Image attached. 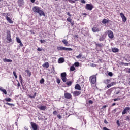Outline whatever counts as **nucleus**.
Returning a JSON list of instances; mask_svg holds the SVG:
<instances>
[{
  "instance_id": "nucleus-1",
  "label": "nucleus",
  "mask_w": 130,
  "mask_h": 130,
  "mask_svg": "<svg viewBox=\"0 0 130 130\" xmlns=\"http://www.w3.org/2000/svg\"><path fill=\"white\" fill-rule=\"evenodd\" d=\"M32 11L34 13H38L39 16H45V14L43 11L41 10V8H40L38 6H35L32 8Z\"/></svg>"
},
{
  "instance_id": "nucleus-2",
  "label": "nucleus",
  "mask_w": 130,
  "mask_h": 130,
  "mask_svg": "<svg viewBox=\"0 0 130 130\" xmlns=\"http://www.w3.org/2000/svg\"><path fill=\"white\" fill-rule=\"evenodd\" d=\"M98 74H95V75H93L90 77L89 78V81L91 84L94 85V84L96 83V82H97V75Z\"/></svg>"
},
{
  "instance_id": "nucleus-3",
  "label": "nucleus",
  "mask_w": 130,
  "mask_h": 130,
  "mask_svg": "<svg viewBox=\"0 0 130 130\" xmlns=\"http://www.w3.org/2000/svg\"><path fill=\"white\" fill-rule=\"evenodd\" d=\"M6 39L8 43L12 42V41H13V40H12V38H11V31H10L9 30H7L6 32Z\"/></svg>"
},
{
  "instance_id": "nucleus-4",
  "label": "nucleus",
  "mask_w": 130,
  "mask_h": 130,
  "mask_svg": "<svg viewBox=\"0 0 130 130\" xmlns=\"http://www.w3.org/2000/svg\"><path fill=\"white\" fill-rule=\"evenodd\" d=\"M57 49L58 50H64L65 51H72L73 50V49L71 48H66L62 46L57 47Z\"/></svg>"
},
{
  "instance_id": "nucleus-5",
  "label": "nucleus",
  "mask_w": 130,
  "mask_h": 130,
  "mask_svg": "<svg viewBox=\"0 0 130 130\" xmlns=\"http://www.w3.org/2000/svg\"><path fill=\"white\" fill-rule=\"evenodd\" d=\"M94 7L92 4H87L85 7V9L88 11H92Z\"/></svg>"
},
{
  "instance_id": "nucleus-6",
  "label": "nucleus",
  "mask_w": 130,
  "mask_h": 130,
  "mask_svg": "<svg viewBox=\"0 0 130 130\" xmlns=\"http://www.w3.org/2000/svg\"><path fill=\"white\" fill-rule=\"evenodd\" d=\"M92 31L94 33H95L96 32H100V31H101V29H100V28H99L97 26H94L92 28Z\"/></svg>"
},
{
  "instance_id": "nucleus-7",
  "label": "nucleus",
  "mask_w": 130,
  "mask_h": 130,
  "mask_svg": "<svg viewBox=\"0 0 130 130\" xmlns=\"http://www.w3.org/2000/svg\"><path fill=\"white\" fill-rule=\"evenodd\" d=\"M108 36L109 38H110L111 39H112L113 37H114V35L113 34V32L111 30H108Z\"/></svg>"
},
{
  "instance_id": "nucleus-8",
  "label": "nucleus",
  "mask_w": 130,
  "mask_h": 130,
  "mask_svg": "<svg viewBox=\"0 0 130 130\" xmlns=\"http://www.w3.org/2000/svg\"><path fill=\"white\" fill-rule=\"evenodd\" d=\"M30 124L33 130H37V129L38 128V126L37 125V124H36V123L34 122H31Z\"/></svg>"
},
{
  "instance_id": "nucleus-9",
  "label": "nucleus",
  "mask_w": 130,
  "mask_h": 130,
  "mask_svg": "<svg viewBox=\"0 0 130 130\" xmlns=\"http://www.w3.org/2000/svg\"><path fill=\"white\" fill-rule=\"evenodd\" d=\"M64 96L66 99H71L72 98V94L69 92L64 93Z\"/></svg>"
},
{
  "instance_id": "nucleus-10",
  "label": "nucleus",
  "mask_w": 130,
  "mask_h": 130,
  "mask_svg": "<svg viewBox=\"0 0 130 130\" xmlns=\"http://www.w3.org/2000/svg\"><path fill=\"white\" fill-rule=\"evenodd\" d=\"M120 16L122 19L123 22H126V17L124 16V14L122 13H120Z\"/></svg>"
},
{
  "instance_id": "nucleus-11",
  "label": "nucleus",
  "mask_w": 130,
  "mask_h": 130,
  "mask_svg": "<svg viewBox=\"0 0 130 130\" xmlns=\"http://www.w3.org/2000/svg\"><path fill=\"white\" fill-rule=\"evenodd\" d=\"M106 36L104 35H101V36L99 38L100 41H104V40L106 38Z\"/></svg>"
},
{
  "instance_id": "nucleus-12",
  "label": "nucleus",
  "mask_w": 130,
  "mask_h": 130,
  "mask_svg": "<svg viewBox=\"0 0 130 130\" xmlns=\"http://www.w3.org/2000/svg\"><path fill=\"white\" fill-rule=\"evenodd\" d=\"M112 51L114 53H116V52H118L119 51V49L117 48H112Z\"/></svg>"
},
{
  "instance_id": "nucleus-13",
  "label": "nucleus",
  "mask_w": 130,
  "mask_h": 130,
  "mask_svg": "<svg viewBox=\"0 0 130 130\" xmlns=\"http://www.w3.org/2000/svg\"><path fill=\"white\" fill-rule=\"evenodd\" d=\"M3 61L4 62H12L13 60L10 59H7V58H4Z\"/></svg>"
},
{
  "instance_id": "nucleus-14",
  "label": "nucleus",
  "mask_w": 130,
  "mask_h": 130,
  "mask_svg": "<svg viewBox=\"0 0 130 130\" xmlns=\"http://www.w3.org/2000/svg\"><path fill=\"white\" fill-rule=\"evenodd\" d=\"M81 94V92L79 91H75L73 92V94L75 95V96H79Z\"/></svg>"
},
{
  "instance_id": "nucleus-15",
  "label": "nucleus",
  "mask_w": 130,
  "mask_h": 130,
  "mask_svg": "<svg viewBox=\"0 0 130 130\" xmlns=\"http://www.w3.org/2000/svg\"><path fill=\"white\" fill-rule=\"evenodd\" d=\"M75 89H76V90H79V91H81V86L79 84H76L75 87Z\"/></svg>"
},
{
  "instance_id": "nucleus-16",
  "label": "nucleus",
  "mask_w": 130,
  "mask_h": 130,
  "mask_svg": "<svg viewBox=\"0 0 130 130\" xmlns=\"http://www.w3.org/2000/svg\"><path fill=\"white\" fill-rule=\"evenodd\" d=\"M18 4L19 6H23V4H24V0H18Z\"/></svg>"
},
{
  "instance_id": "nucleus-17",
  "label": "nucleus",
  "mask_w": 130,
  "mask_h": 130,
  "mask_svg": "<svg viewBox=\"0 0 130 130\" xmlns=\"http://www.w3.org/2000/svg\"><path fill=\"white\" fill-rule=\"evenodd\" d=\"M6 19L8 21V22L10 23V24H13V21H12V20L11 19V18H10V17L7 16L6 17Z\"/></svg>"
},
{
  "instance_id": "nucleus-18",
  "label": "nucleus",
  "mask_w": 130,
  "mask_h": 130,
  "mask_svg": "<svg viewBox=\"0 0 130 130\" xmlns=\"http://www.w3.org/2000/svg\"><path fill=\"white\" fill-rule=\"evenodd\" d=\"M58 62L59 63H62L63 62H64V59L63 58H60L58 59Z\"/></svg>"
},
{
  "instance_id": "nucleus-19",
  "label": "nucleus",
  "mask_w": 130,
  "mask_h": 130,
  "mask_svg": "<svg viewBox=\"0 0 130 130\" xmlns=\"http://www.w3.org/2000/svg\"><path fill=\"white\" fill-rule=\"evenodd\" d=\"M39 109H40V110H45V109H46V106H41L40 107H39Z\"/></svg>"
},
{
  "instance_id": "nucleus-20",
  "label": "nucleus",
  "mask_w": 130,
  "mask_h": 130,
  "mask_svg": "<svg viewBox=\"0 0 130 130\" xmlns=\"http://www.w3.org/2000/svg\"><path fill=\"white\" fill-rule=\"evenodd\" d=\"M43 67L44 68H49V64L48 63V62H45L43 65Z\"/></svg>"
},
{
  "instance_id": "nucleus-21",
  "label": "nucleus",
  "mask_w": 130,
  "mask_h": 130,
  "mask_svg": "<svg viewBox=\"0 0 130 130\" xmlns=\"http://www.w3.org/2000/svg\"><path fill=\"white\" fill-rule=\"evenodd\" d=\"M109 22V20L106 19H104L103 21H102V23L103 24H106L107 23H108Z\"/></svg>"
},
{
  "instance_id": "nucleus-22",
  "label": "nucleus",
  "mask_w": 130,
  "mask_h": 130,
  "mask_svg": "<svg viewBox=\"0 0 130 130\" xmlns=\"http://www.w3.org/2000/svg\"><path fill=\"white\" fill-rule=\"evenodd\" d=\"M28 96L29 98H35V97H36V92H35L33 95H32V94H30Z\"/></svg>"
},
{
  "instance_id": "nucleus-23",
  "label": "nucleus",
  "mask_w": 130,
  "mask_h": 130,
  "mask_svg": "<svg viewBox=\"0 0 130 130\" xmlns=\"http://www.w3.org/2000/svg\"><path fill=\"white\" fill-rule=\"evenodd\" d=\"M62 42L63 43H64V44H65V45H68V44L69 43L68 42V41H67V40L66 39H63L62 41Z\"/></svg>"
},
{
  "instance_id": "nucleus-24",
  "label": "nucleus",
  "mask_w": 130,
  "mask_h": 130,
  "mask_svg": "<svg viewBox=\"0 0 130 130\" xmlns=\"http://www.w3.org/2000/svg\"><path fill=\"white\" fill-rule=\"evenodd\" d=\"M95 45L98 47H102L103 46V44L99 43H95Z\"/></svg>"
},
{
  "instance_id": "nucleus-25",
  "label": "nucleus",
  "mask_w": 130,
  "mask_h": 130,
  "mask_svg": "<svg viewBox=\"0 0 130 130\" xmlns=\"http://www.w3.org/2000/svg\"><path fill=\"white\" fill-rule=\"evenodd\" d=\"M61 78H64V77H67V73L66 72L62 73L61 74Z\"/></svg>"
},
{
  "instance_id": "nucleus-26",
  "label": "nucleus",
  "mask_w": 130,
  "mask_h": 130,
  "mask_svg": "<svg viewBox=\"0 0 130 130\" xmlns=\"http://www.w3.org/2000/svg\"><path fill=\"white\" fill-rule=\"evenodd\" d=\"M75 70H76V68H75V67L74 66H71L70 67V71L71 72H74V71H75Z\"/></svg>"
},
{
  "instance_id": "nucleus-27",
  "label": "nucleus",
  "mask_w": 130,
  "mask_h": 130,
  "mask_svg": "<svg viewBox=\"0 0 130 130\" xmlns=\"http://www.w3.org/2000/svg\"><path fill=\"white\" fill-rule=\"evenodd\" d=\"M11 100H12V99L10 98H5V101H7V102H11Z\"/></svg>"
},
{
  "instance_id": "nucleus-28",
  "label": "nucleus",
  "mask_w": 130,
  "mask_h": 130,
  "mask_svg": "<svg viewBox=\"0 0 130 130\" xmlns=\"http://www.w3.org/2000/svg\"><path fill=\"white\" fill-rule=\"evenodd\" d=\"M5 104H6V105H9V106H15V105L14 104H11L8 102L5 103Z\"/></svg>"
},
{
  "instance_id": "nucleus-29",
  "label": "nucleus",
  "mask_w": 130,
  "mask_h": 130,
  "mask_svg": "<svg viewBox=\"0 0 130 130\" xmlns=\"http://www.w3.org/2000/svg\"><path fill=\"white\" fill-rule=\"evenodd\" d=\"M83 54H82V53H80L79 54V55L76 56V58H82V56Z\"/></svg>"
},
{
  "instance_id": "nucleus-30",
  "label": "nucleus",
  "mask_w": 130,
  "mask_h": 130,
  "mask_svg": "<svg viewBox=\"0 0 130 130\" xmlns=\"http://www.w3.org/2000/svg\"><path fill=\"white\" fill-rule=\"evenodd\" d=\"M19 80L20 81V83H23V79L22 77V75H19Z\"/></svg>"
},
{
  "instance_id": "nucleus-31",
  "label": "nucleus",
  "mask_w": 130,
  "mask_h": 130,
  "mask_svg": "<svg viewBox=\"0 0 130 130\" xmlns=\"http://www.w3.org/2000/svg\"><path fill=\"white\" fill-rule=\"evenodd\" d=\"M62 79V81H63V82H64V83H66V82H67V77H61Z\"/></svg>"
},
{
  "instance_id": "nucleus-32",
  "label": "nucleus",
  "mask_w": 130,
  "mask_h": 130,
  "mask_svg": "<svg viewBox=\"0 0 130 130\" xmlns=\"http://www.w3.org/2000/svg\"><path fill=\"white\" fill-rule=\"evenodd\" d=\"M66 85L68 86H72V81H68L66 83Z\"/></svg>"
},
{
  "instance_id": "nucleus-33",
  "label": "nucleus",
  "mask_w": 130,
  "mask_h": 130,
  "mask_svg": "<svg viewBox=\"0 0 130 130\" xmlns=\"http://www.w3.org/2000/svg\"><path fill=\"white\" fill-rule=\"evenodd\" d=\"M16 41L18 43H19L20 42H22V41H21V39H20V38H19V37H16Z\"/></svg>"
},
{
  "instance_id": "nucleus-34",
  "label": "nucleus",
  "mask_w": 130,
  "mask_h": 130,
  "mask_svg": "<svg viewBox=\"0 0 130 130\" xmlns=\"http://www.w3.org/2000/svg\"><path fill=\"white\" fill-rule=\"evenodd\" d=\"M52 69V74H54V75H55L56 72H55V70L54 69V67H53Z\"/></svg>"
},
{
  "instance_id": "nucleus-35",
  "label": "nucleus",
  "mask_w": 130,
  "mask_h": 130,
  "mask_svg": "<svg viewBox=\"0 0 130 130\" xmlns=\"http://www.w3.org/2000/svg\"><path fill=\"white\" fill-rule=\"evenodd\" d=\"M74 66L75 67H79V66H80V63H79V62H76L74 63Z\"/></svg>"
},
{
  "instance_id": "nucleus-36",
  "label": "nucleus",
  "mask_w": 130,
  "mask_h": 130,
  "mask_svg": "<svg viewBox=\"0 0 130 130\" xmlns=\"http://www.w3.org/2000/svg\"><path fill=\"white\" fill-rule=\"evenodd\" d=\"M125 120H126V121H130V118L129 116H126L125 117Z\"/></svg>"
},
{
  "instance_id": "nucleus-37",
  "label": "nucleus",
  "mask_w": 130,
  "mask_h": 130,
  "mask_svg": "<svg viewBox=\"0 0 130 130\" xmlns=\"http://www.w3.org/2000/svg\"><path fill=\"white\" fill-rule=\"evenodd\" d=\"M40 84H44V79L42 78L41 80L40 81Z\"/></svg>"
},
{
  "instance_id": "nucleus-38",
  "label": "nucleus",
  "mask_w": 130,
  "mask_h": 130,
  "mask_svg": "<svg viewBox=\"0 0 130 130\" xmlns=\"http://www.w3.org/2000/svg\"><path fill=\"white\" fill-rule=\"evenodd\" d=\"M117 111V109H115L113 110L112 111V113L113 114H115V113Z\"/></svg>"
},
{
  "instance_id": "nucleus-39",
  "label": "nucleus",
  "mask_w": 130,
  "mask_h": 130,
  "mask_svg": "<svg viewBox=\"0 0 130 130\" xmlns=\"http://www.w3.org/2000/svg\"><path fill=\"white\" fill-rule=\"evenodd\" d=\"M67 20L69 23H72V19L70 17L68 18Z\"/></svg>"
},
{
  "instance_id": "nucleus-40",
  "label": "nucleus",
  "mask_w": 130,
  "mask_h": 130,
  "mask_svg": "<svg viewBox=\"0 0 130 130\" xmlns=\"http://www.w3.org/2000/svg\"><path fill=\"white\" fill-rule=\"evenodd\" d=\"M2 92H3L4 93V94H5V95H7V91L6 90V89H3L2 90Z\"/></svg>"
},
{
  "instance_id": "nucleus-41",
  "label": "nucleus",
  "mask_w": 130,
  "mask_h": 130,
  "mask_svg": "<svg viewBox=\"0 0 130 130\" xmlns=\"http://www.w3.org/2000/svg\"><path fill=\"white\" fill-rule=\"evenodd\" d=\"M13 75L15 77V79H17V78H18V76H17V74L16 73V72L15 71L13 72Z\"/></svg>"
},
{
  "instance_id": "nucleus-42",
  "label": "nucleus",
  "mask_w": 130,
  "mask_h": 130,
  "mask_svg": "<svg viewBox=\"0 0 130 130\" xmlns=\"http://www.w3.org/2000/svg\"><path fill=\"white\" fill-rule=\"evenodd\" d=\"M108 76H109L110 77H112V76H113V74H112V72H109Z\"/></svg>"
},
{
  "instance_id": "nucleus-43",
  "label": "nucleus",
  "mask_w": 130,
  "mask_h": 130,
  "mask_svg": "<svg viewBox=\"0 0 130 130\" xmlns=\"http://www.w3.org/2000/svg\"><path fill=\"white\" fill-rule=\"evenodd\" d=\"M57 116L58 118H59V119H61L62 118V117H61L60 114L57 115Z\"/></svg>"
},
{
  "instance_id": "nucleus-44",
  "label": "nucleus",
  "mask_w": 130,
  "mask_h": 130,
  "mask_svg": "<svg viewBox=\"0 0 130 130\" xmlns=\"http://www.w3.org/2000/svg\"><path fill=\"white\" fill-rule=\"evenodd\" d=\"M111 86L112 87V86H114V85H116V82H112L111 84H110Z\"/></svg>"
},
{
  "instance_id": "nucleus-45",
  "label": "nucleus",
  "mask_w": 130,
  "mask_h": 130,
  "mask_svg": "<svg viewBox=\"0 0 130 130\" xmlns=\"http://www.w3.org/2000/svg\"><path fill=\"white\" fill-rule=\"evenodd\" d=\"M126 112H127L124 109L123 111L122 112V114H123V115L125 114V113H126Z\"/></svg>"
},
{
  "instance_id": "nucleus-46",
  "label": "nucleus",
  "mask_w": 130,
  "mask_h": 130,
  "mask_svg": "<svg viewBox=\"0 0 130 130\" xmlns=\"http://www.w3.org/2000/svg\"><path fill=\"white\" fill-rule=\"evenodd\" d=\"M69 2L71 4H75L76 3V2H75V1H73V0H69Z\"/></svg>"
},
{
  "instance_id": "nucleus-47",
  "label": "nucleus",
  "mask_w": 130,
  "mask_h": 130,
  "mask_svg": "<svg viewBox=\"0 0 130 130\" xmlns=\"http://www.w3.org/2000/svg\"><path fill=\"white\" fill-rule=\"evenodd\" d=\"M124 109L127 112V111H128V110H130V108L129 107H126Z\"/></svg>"
},
{
  "instance_id": "nucleus-48",
  "label": "nucleus",
  "mask_w": 130,
  "mask_h": 130,
  "mask_svg": "<svg viewBox=\"0 0 130 130\" xmlns=\"http://www.w3.org/2000/svg\"><path fill=\"white\" fill-rule=\"evenodd\" d=\"M108 83H109V80L107 79L105 81V84H108Z\"/></svg>"
},
{
  "instance_id": "nucleus-49",
  "label": "nucleus",
  "mask_w": 130,
  "mask_h": 130,
  "mask_svg": "<svg viewBox=\"0 0 130 130\" xmlns=\"http://www.w3.org/2000/svg\"><path fill=\"white\" fill-rule=\"evenodd\" d=\"M40 42L41 43H44V42H46V41H45V40H40Z\"/></svg>"
},
{
  "instance_id": "nucleus-50",
  "label": "nucleus",
  "mask_w": 130,
  "mask_h": 130,
  "mask_svg": "<svg viewBox=\"0 0 130 130\" xmlns=\"http://www.w3.org/2000/svg\"><path fill=\"white\" fill-rule=\"evenodd\" d=\"M88 103H89V104H93V101L90 100L88 101Z\"/></svg>"
},
{
  "instance_id": "nucleus-51",
  "label": "nucleus",
  "mask_w": 130,
  "mask_h": 130,
  "mask_svg": "<svg viewBox=\"0 0 130 130\" xmlns=\"http://www.w3.org/2000/svg\"><path fill=\"white\" fill-rule=\"evenodd\" d=\"M57 84H60V80L59 79H57Z\"/></svg>"
},
{
  "instance_id": "nucleus-52",
  "label": "nucleus",
  "mask_w": 130,
  "mask_h": 130,
  "mask_svg": "<svg viewBox=\"0 0 130 130\" xmlns=\"http://www.w3.org/2000/svg\"><path fill=\"white\" fill-rule=\"evenodd\" d=\"M106 107H107V105H104L102 106V109H104V108H106Z\"/></svg>"
},
{
  "instance_id": "nucleus-53",
  "label": "nucleus",
  "mask_w": 130,
  "mask_h": 130,
  "mask_svg": "<svg viewBox=\"0 0 130 130\" xmlns=\"http://www.w3.org/2000/svg\"><path fill=\"white\" fill-rule=\"evenodd\" d=\"M37 50L38 51H42V49L41 48H38Z\"/></svg>"
},
{
  "instance_id": "nucleus-54",
  "label": "nucleus",
  "mask_w": 130,
  "mask_h": 130,
  "mask_svg": "<svg viewBox=\"0 0 130 130\" xmlns=\"http://www.w3.org/2000/svg\"><path fill=\"white\" fill-rule=\"evenodd\" d=\"M82 4H86V1L85 0H81Z\"/></svg>"
},
{
  "instance_id": "nucleus-55",
  "label": "nucleus",
  "mask_w": 130,
  "mask_h": 130,
  "mask_svg": "<svg viewBox=\"0 0 130 130\" xmlns=\"http://www.w3.org/2000/svg\"><path fill=\"white\" fill-rule=\"evenodd\" d=\"M53 114H54V115H56V114H57V112L56 111H55L53 112Z\"/></svg>"
},
{
  "instance_id": "nucleus-56",
  "label": "nucleus",
  "mask_w": 130,
  "mask_h": 130,
  "mask_svg": "<svg viewBox=\"0 0 130 130\" xmlns=\"http://www.w3.org/2000/svg\"><path fill=\"white\" fill-rule=\"evenodd\" d=\"M104 123H105L106 124H108V122H107V120H106V119L104 120Z\"/></svg>"
},
{
  "instance_id": "nucleus-57",
  "label": "nucleus",
  "mask_w": 130,
  "mask_h": 130,
  "mask_svg": "<svg viewBox=\"0 0 130 130\" xmlns=\"http://www.w3.org/2000/svg\"><path fill=\"white\" fill-rule=\"evenodd\" d=\"M110 87H112L111 84H108L107 86V88H110Z\"/></svg>"
},
{
  "instance_id": "nucleus-58",
  "label": "nucleus",
  "mask_w": 130,
  "mask_h": 130,
  "mask_svg": "<svg viewBox=\"0 0 130 130\" xmlns=\"http://www.w3.org/2000/svg\"><path fill=\"white\" fill-rule=\"evenodd\" d=\"M19 43H20V46H23L24 45H23V43H22V42H20Z\"/></svg>"
},
{
  "instance_id": "nucleus-59",
  "label": "nucleus",
  "mask_w": 130,
  "mask_h": 130,
  "mask_svg": "<svg viewBox=\"0 0 130 130\" xmlns=\"http://www.w3.org/2000/svg\"><path fill=\"white\" fill-rule=\"evenodd\" d=\"M27 75H28V76H29V77H31V72H28V73H27Z\"/></svg>"
},
{
  "instance_id": "nucleus-60",
  "label": "nucleus",
  "mask_w": 130,
  "mask_h": 130,
  "mask_svg": "<svg viewBox=\"0 0 130 130\" xmlns=\"http://www.w3.org/2000/svg\"><path fill=\"white\" fill-rule=\"evenodd\" d=\"M29 72H30V71L29 70H25V73H27V74H28V73H29Z\"/></svg>"
},
{
  "instance_id": "nucleus-61",
  "label": "nucleus",
  "mask_w": 130,
  "mask_h": 130,
  "mask_svg": "<svg viewBox=\"0 0 130 130\" xmlns=\"http://www.w3.org/2000/svg\"><path fill=\"white\" fill-rule=\"evenodd\" d=\"M113 90V89L112 88H111V89L108 90V92H111V91H112Z\"/></svg>"
},
{
  "instance_id": "nucleus-62",
  "label": "nucleus",
  "mask_w": 130,
  "mask_h": 130,
  "mask_svg": "<svg viewBox=\"0 0 130 130\" xmlns=\"http://www.w3.org/2000/svg\"><path fill=\"white\" fill-rule=\"evenodd\" d=\"M67 15H68V16H71V13H70V12H68Z\"/></svg>"
},
{
  "instance_id": "nucleus-63",
  "label": "nucleus",
  "mask_w": 130,
  "mask_h": 130,
  "mask_svg": "<svg viewBox=\"0 0 130 130\" xmlns=\"http://www.w3.org/2000/svg\"><path fill=\"white\" fill-rule=\"evenodd\" d=\"M117 123L118 125H120V124H119V121L117 120Z\"/></svg>"
},
{
  "instance_id": "nucleus-64",
  "label": "nucleus",
  "mask_w": 130,
  "mask_h": 130,
  "mask_svg": "<svg viewBox=\"0 0 130 130\" xmlns=\"http://www.w3.org/2000/svg\"><path fill=\"white\" fill-rule=\"evenodd\" d=\"M21 86V84H20V83H18V84H17V86L18 87H20Z\"/></svg>"
}]
</instances>
